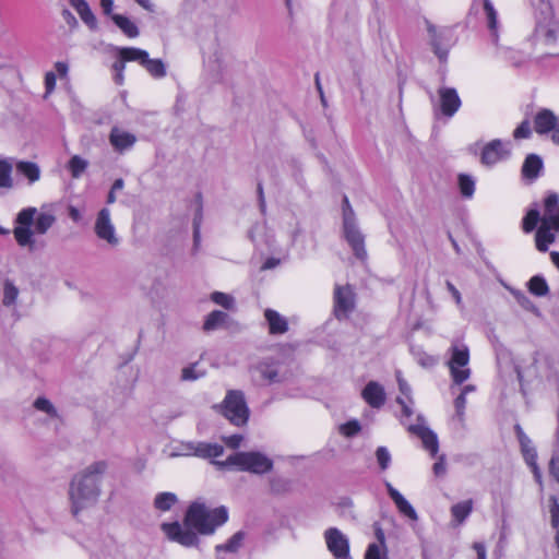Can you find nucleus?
<instances>
[{
    "label": "nucleus",
    "instance_id": "nucleus-1",
    "mask_svg": "<svg viewBox=\"0 0 559 559\" xmlns=\"http://www.w3.org/2000/svg\"><path fill=\"white\" fill-rule=\"evenodd\" d=\"M228 521V510L221 506L213 510L203 502L193 501L187 509L183 523L178 521L171 523H162L160 528L171 542L178 543L183 547H199L201 535H212L217 527Z\"/></svg>",
    "mask_w": 559,
    "mask_h": 559
},
{
    "label": "nucleus",
    "instance_id": "nucleus-2",
    "mask_svg": "<svg viewBox=\"0 0 559 559\" xmlns=\"http://www.w3.org/2000/svg\"><path fill=\"white\" fill-rule=\"evenodd\" d=\"M106 461H97L73 476L69 486L71 512L74 516L95 504L100 495V481L107 469Z\"/></svg>",
    "mask_w": 559,
    "mask_h": 559
},
{
    "label": "nucleus",
    "instance_id": "nucleus-3",
    "mask_svg": "<svg viewBox=\"0 0 559 559\" xmlns=\"http://www.w3.org/2000/svg\"><path fill=\"white\" fill-rule=\"evenodd\" d=\"M535 13V28L531 36L532 44L545 56H559V20L556 17L549 0H538Z\"/></svg>",
    "mask_w": 559,
    "mask_h": 559
},
{
    "label": "nucleus",
    "instance_id": "nucleus-4",
    "mask_svg": "<svg viewBox=\"0 0 559 559\" xmlns=\"http://www.w3.org/2000/svg\"><path fill=\"white\" fill-rule=\"evenodd\" d=\"M222 465L235 466L241 472L262 475L272 471L273 461L259 451L236 452L230 454Z\"/></svg>",
    "mask_w": 559,
    "mask_h": 559
},
{
    "label": "nucleus",
    "instance_id": "nucleus-5",
    "mask_svg": "<svg viewBox=\"0 0 559 559\" xmlns=\"http://www.w3.org/2000/svg\"><path fill=\"white\" fill-rule=\"evenodd\" d=\"M219 407L223 416L235 426H245L249 420L250 411L242 391H228Z\"/></svg>",
    "mask_w": 559,
    "mask_h": 559
},
{
    "label": "nucleus",
    "instance_id": "nucleus-6",
    "mask_svg": "<svg viewBox=\"0 0 559 559\" xmlns=\"http://www.w3.org/2000/svg\"><path fill=\"white\" fill-rule=\"evenodd\" d=\"M425 23L429 36V45L433 53L440 63L445 64L450 48L455 43L453 32L449 27H437L429 20H426Z\"/></svg>",
    "mask_w": 559,
    "mask_h": 559
},
{
    "label": "nucleus",
    "instance_id": "nucleus-7",
    "mask_svg": "<svg viewBox=\"0 0 559 559\" xmlns=\"http://www.w3.org/2000/svg\"><path fill=\"white\" fill-rule=\"evenodd\" d=\"M451 357L448 362L451 377L456 385L465 382L471 376V369L467 368L469 361V349L467 345L460 341H454L450 347Z\"/></svg>",
    "mask_w": 559,
    "mask_h": 559
},
{
    "label": "nucleus",
    "instance_id": "nucleus-8",
    "mask_svg": "<svg viewBox=\"0 0 559 559\" xmlns=\"http://www.w3.org/2000/svg\"><path fill=\"white\" fill-rule=\"evenodd\" d=\"M36 213L37 210L35 207H26L16 215L15 223L19 226L14 228L13 234L16 242L22 247H32L35 242L33 237L35 231L31 229V226L34 223Z\"/></svg>",
    "mask_w": 559,
    "mask_h": 559
},
{
    "label": "nucleus",
    "instance_id": "nucleus-9",
    "mask_svg": "<svg viewBox=\"0 0 559 559\" xmlns=\"http://www.w3.org/2000/svg\"><path fill=\"white\" fill-rule=\"evenodd\" d=\"M94 231L99 239L105 240L112 247L119 243V238L110 219V211L107 207H103L97 213Z\"/></svg>",
    "mask_w": 559,
    "mask_h": 559
},
{
    "label": "nucleus",
    "instance_id": "nucleus-10",
    "mask_svg": "<svg viewBox=\"0 0 559 559\" xmlns=\"http://www.w3.org/2000/svg\"><path fill=\"white\" fill-rule=\"evenodd\" d=\"M417 425H409L407 430L419 437L426 450H428L431 456H436L439 450V442L437 435L427 426H425V417L421 414L417 415Z\"/></svg>",
    "mask_w": 559,
    "mask_h": 559
},
{
    "label": "nucleus",
    "instance_id": "nucleus-11",
    "mask_svg": "<svg viewBox=\"0 0 559 559\" xmlns=\"http://www.w3.org/2000/svg\"><path fill=\"white\" fill-rule=\"evenodd\" d=\"M324 539L329 551L334 557L349 554V540L338 528H328L324 532Z\"/></svg>",
    "mask_w": 559,
    "mask_h": 559
},
{
    "label": "nucleus",
    "instance_id": "nucleus-12",
    "mask_svg": "<svg viewBox=\"0 0 559 559\" xmlns=\"http://www.w3.org/2000/svg\"><path fill=\"white\" fill-rule=\"evenodd\" d=\"M440 111L445 117H453L460 109L462 102L454 87L441 86L438 90Z\"/></svg>",
    "mask_w": 559,
    "mask_h": 559
},
{
    "label": "nucleus",
    "instance_id": "nucleus-13",
    "mask_svg": "<svg viewBox=\"0 0 559 559\" xmlns=\"http://www.w3.org/2000/svg\"><path fill=\"white\" fill-rule=\"evenodd\" d=\"M542 224L554 227L559 234V194L557 192H548L544 199Z\"/></svg>",
    "mask_w": 559,
    "mask_h": 559
},
{
    "label": "nucleus",
    "instance_id": "nucleus-14",
    "mask_svg": "<svg viewBox=\"0 0 559 559\" xmlns=\"http://www.w3.org/2000/svg\"><path fill=\"white\" fill-rule=\"evenodd\" d=\"M544 173V160L535 153L527 154L521 167L522 179L527 183L535 182Z\"/></svg>",
    "mask_w": 559,
    "mask_h": 559
},
{
    "label": "nucleus",
    "instance_id": "nucleus-15",
    "mask_svg": "<svg viewBox=\"0 0 559 559\" xmlns=\"http://www.w3.org/2000/svg\"><path fill=\"white\" fill-rule=\"evenodd\" d=\"M509 155L510 151L503 148L502 141L496 139L484 146L480 155V162L486 166H492L499 160L507 158Z\"/></svg>",
    "mask_w": 559,
    "mask_h": 559
},
{
    "label": "nucleus",
    "instance_id": "nucleus-16",
    "mask_svg": "<svg viewBox=\"0 0 559 559\" xmlns=\"http://www.w3.org/2000/svg\"><path fill=\"white\" fill-rule=\"evenodd\" d=\"M344 238L353 250L354 255L364 261L367 259V251L365 248V236L356 226L343 228Z\"/></svg>",
    "mask_w": 559,
    "mask_h": 559
},
{
    "label": "nucleus",
    "instance_id": "nucleus-17",
    "mask_svg": "<svg viewBox=\"0 0 559 559\" xmlns=\"http://www.w3.org/2000/svg\"><path fill=\"white\" fill-rule=\"evenodd\" d=\"M365 402L372 408H380L386 401L384 388L377 381H369L361 392Z\"/></svg>",
    "mask_w": 559,
    "mask_h": 559
},
{
    "label": "nucleus",
    "instance_id": "nucleus-18",
    "mask_svg": "<svg viewBox=\"0 0 559 559\" xmlns=\"http://www.w3.org/2000/svg\"><path fill=\"white\" fill-rule=\"evenodd\" d=\"M334 302H335V314L336 317L340 313L346 314L353 311L355 307L354 301V293L352 292L349 286H336L334 293Z\"/></svg>",
    "mask_w": 559,
    "mask_h": 559
},
{
    "label": "nucleus",
    "instance_id": "nucleus-19",
    "mask_svg": "<svg viewBox=\"0 0 559 559\" xmlns=\"http://www.w3.org/2000/svg\"><path fill=\"white\" fill-rule=\"evenodd\" d=\"M136 142V136L133 133L123 131L118 127H114L109 133V143L118 153H123L130 150Z\"/></svg>",
    "mask_w": 559,
    "mask_h": 559
},
{
    "label": "nucleus",
    "instance_id": "nucleus-20",
    "mask_svg": "<svg viewBox=\"0 0 559 559\" xmlns=\"http://www.w3.org/2000/svg\"><path fill=\"white\" fill-rule=\"evenodd\" d=\"M558 121L559 118L554 114V111L547 108H543L535 116V131L538 134H546L556 128Z\"/></svg>",
    "mask_w": 559,
    "mask_h": 559
},
{
    "label": "nucleus",
    "instance_id": "nucleus-21",
    "mask_svg": "<svg viewBox=\"0 0 559 559\" xmlns=\"http://www.w3.org/2000/svg\"><path fill=\"white\" fill-rule=\"evenodd\" d=\"M385 488L390 498L394 501L399 511L411 520L416 521L418 519L415 509L404 498V496L395 489L389 481L385 483Z\"/></svg>",
    "mask_w": 559,
    "mask_h": 559
},
{
    "label": "nucleus",
    "instance_id": "nucleus-22",
    "mask_svg": "<svg viewBox=\"0 0 559 559\" xmlns=\"http://www.w3.org/2000/svg\"><path fill=\"white\" fill-rule=\"evenodd\" d=\"M556 233L554 227L540 224L535 234L536 248L540 252L548 251L549 245L556 240Z\"/></svg>",
    "mask_w": 559,
    "mask_h": 559
},
{
    "label": "nucleus",
    "instance_id": "nucleus-23",
    "mask_svg": "<svg viewBox=\"0 0 559 559\" xmlns=\"http://www.w3.org/2000/svg\"><path fill=\"white\" fill-rule=\"evenodd\" d=\"M71 7L75 9L81 20L88 26L90 29L97 28V20L85 0H70Z\"/></svg>",
    "mask_w": 559,
    "mask_h": 559
},
{
    "label": "nucleus",
    "instance_id": "nucleus-24",
    "mask_svg": "<svg viewBox=\"0 0 559 559\" xmlns=\"http://www.w3.org/2000/svg\"><path fill=\"white\" fill-rule=\"evenodd\" d=\"M264 317L271 334H284L288 330L287 320L273 309H266Z\"/></svg>",
    "mask_w": 559,
    "mask_h": 559
},
{
    "label": "nucleus",
    "instance_id": "nucleus-25",
    "mask_svg": "<svg viewBox=\"0 0 559 559\" xmlns=\"http://www.w3.org/2000/svg\"><path fill=\"white\" fill-rule=\"evenodd\" d=\"M194 455L203 459L218 457L224 453V448L217 443L198 442L195 445L190 444Z\"/></svg>",
    "mask_w": 559,
    "mask_h": 559
},
{
    "label": "nucleus",
    "instance_id": "nucleus-26",
    "mask_svg": "<svg viewBox=\"0 0 559 559\" xmlns=\"http://www.w3.org/2000/svg\"><path fill=\"white\" fill-rule=\"evenodd\" d=\"M110 48L117 51L119 56H122L124 61H136L141 66H143L148 55L146 50L135 47H116L110 45Z\"/></svg>",
    "mask_w": 559,
    "mask_h": 559
},
{
    "label": "nucleus",
    "instance_id": "nucleus-27",
    "mask_svg": "<svg viewBox=\"0 0 559 559\" xmlns=\"http://www.w3.org/2000/svg\"><path fill=\"white\" fill-rule=\"evenodd\" d=\"M516 438L521 445V451L525 462H530L531 455H533L534 460H537L536 449L532 445L531 439L525 435L520 425H515L514 427Z\"/></svg>",
    "mask_w": 559,
    "mask_h": 559
},
{
    "label": "nucleus",
    "instance_id": "nucleus-28",
    "mask_svg": "<svg viewBox=\"0 0 559 559\" xmlns=\"http://www.w3.org/2000/svg\"><path fill=\"white\" fill-rule=\"evenodd\" d=\"M111 20L126 36L130 38L139 36L140 32L138 26L129 17L122 14H112Z\"/></svg>",
    "mask_w": 559,
    "mask_h": 559
},
{
    "label": "nucleus",
    "instance_id": "nucleus-29",
    "mask_svg": "<svg viewBox=\"0 0 559 559\" xmlns=\"http://www.w3.org/2000/svg\"><path fill=\"white\" fill-rule=\"evenodd\" d=\"M483 10L486 15L487 26L491 32V36L495 40L498 39L497 28H498V13L493 8V4L490 0H481Z\"/></svg>",
    "mask_w": 559,
    "mask_h": 559
},
{
    "label": "nucleus",
    "instance_id": "nucleus-30",
    "mask_svg": "<svg viewBox=\"0 0 559 559\" xmlns=\"http://www.w3.org/2000/svg\"><path fill=\"white\" fill-rule=\"evenodd\" d=\"M245 532L238 531L226 543L215 546V551L218 555L222 551L235 554L239 550L245 539Z\"/></svg>",
    "mask_w": 559,
    "mask_h": 559
},
{
    "label": "nucleus",
    "instance_id": "nucleus-31",
    "mask_svg": "<svg viewBox=\"0 0 559 559\" xmlns=\"http://www.w3.org/2000/svg\"><path fill=\"white\" fill-rule=\"evenodd\" d=\"M227 319L228 314L226 312L221 310H213L205 318V321L203 323V330L205 332L217 330L224 325Z\"/></svg>",
    "mask_w": 559,
    "mask_h": 559
},
{
    "label": "nucleus",
    "instance_id": "nucleus-32",
    "mask_svg": "<svg viewBox=\"0 0 559 559\" xmlns=\"http://www.w3.org/2000/svg\"><path fill=\"white\" fill-rule=\"evenodd\" d=\"M16 170L28 179L31 183L37 181L40 177V169L36 163L33 162H19L16 164Z\"/></svg>",
    "mask_w": 559,
    "mask_h": 559
},
{
    "label": "nucleus",
    "instance_id": "nucleus-33",
    "mask_svg": "<svg viewBox=\"0 0 559 559\" xmlns=\"http://www.w3.org/2000/svg\"><path fill=\"white\" fill-rule=\"evenodd\" d=\"M527 288L536 297H545L549 293V286L543 275H534L527 282Z\"/></svg>",
    "mask_w": 559,
    "mask_h": 559
},
{
    "label": "nucleus",
    "instance_id": "nucleus-34",
    "mask_svg": "<svg viewBox=\"0 0 559 559\" xmlns=\"http://www.w3.org/2000/svg\"><path fill=\"white\" fill-rule=\"evenodd\" d=\"M542 219L543 216L540 215L539 210L535 205V207L528 210L525 216L523 217L522 229L524 230V233H532L533 230L536 229L538 223L542 224Z\"/></svg>",
    "mask_w": 559,
    "mask_h": 559
},
{
    "label": "nucleus",
    "instance_id": "nucleus-35",
    "mask_svg": "<svg viewBox=\"0 0 559 559\" xmlns=\"http://www.w3.org/2000/svg\"><path fill=\"white\" fill-rule=\"evenodd\" d=\"M473 510V501L469 499V500H465V501H462V502H459L454 506H452L451 508V514L453 516V519L459 523H463L467 516L471 514Z\"/></svg>",
    "mask_w": 559,
    "mask_h": 559
},
{
    "label": "nucleus",
    "instance_id": "nucleus-36",
    "mask_svg": "<svg viewBox=\"0 0 559 559\" xmlns=\"http://www.w3.org/2000/svg\"><path fill=\"white\" fill-rule=\"evenodd\" d=\"M206 371L205 369L200 367V364L192 362L189 366L182 368L181 374H180V381L187 382V381H195L198 379H201L205 376Z\"/></svg>",
    "mask_w": 559,
    "mask_h": 559
},
{
    "label": "nucleus",
    "instance_id": "nucleus-37",
    "mask_svg": "<svg viewBox=\"0 0 559 559\" xmlns=\"http://www.w3.org/2000/svg\"><path fill=\"white\" fill-rule=\"evenodd\" d=\"M178 499L177 496L173 492H160L157 493L154 499V507L159 511H169L176 503Z\"/></svg>",
    "mask_w": 559,
    "mask_h": 559
},
{
    "label": "nucleus",
    "instance_id": "nucleus-38",
    "mask_svg": "<svg viewBox=\"0 0 559 559\" xmlns=\"http://www.w3.org/2000/svg\"><path fill=\"white\" fill-rule=\"evenodd\" d=\"M457 185L463 198L471 199L475 192V180L472 176L460 174L457 177Z\"/></svg>",
    "mask_w": 559,
    "mask_h": 559
},
{
    "label": "nucleus",
    "instance_id": "nucleus-39",
    "mask_svg": "<svg viewBox=\"0 0 559 559\" xmlns=\"http://www.w3.org/2000/svg\"><path fill=\"white\" fill-rule=\"evenodd\" d=\"M146 71L156 79L164 78L166 75L165 63L160 59H151L148 56L143 63Z\"/></svg>",
    "mask_w": 559,
    "mask_h": 559
},
{
    "label": "nucleus",
    "instance_id": "nucleus-40",
    "mask_svg": "<svg viewBox=\"0 0 559 559\" xmlns=\"http://www.w3.org/2000/svg\"><path fill=\"white\" fill-rule=\"evenodd\" d=\"M12 163L9 159H0V188L11 189L13 187Z\"/></svg>",
    "mask_w": 559,
    "mask_h": 559
},
{
    "label": "nucleus",
    "instance_id": "nucleus-41",
    "mask_svg": "<svg viewBox=\"0 0 559 559\" xmlns=\"http://www.w3.org/2000/svg\"><path fill=\"white\" fill-rule=\"evenodd\" d=\"M254 372L259 374L260 380L269 383L278 381V371L271 365L260 364L254 368Z\"/></svg>",
    "mask_w": 559,
    "mask_h": 559
},
{
    "label": "nucleus",
    "instance_id": "nucleus-42",
    "mask_svg": "<svg viewBox=\"0 0 559 559\" xmlns=\"http://www.w3.org/2000/svg\"><path fill=\"white\" fill-rule=\"evenodd\" d=\"M88 162L79 155H74L68 163V169L73 178H80L87 169Z\"/></svg>",
    "mask_w": 559,
    "mask_h": 559
},
{
    "label": "nucleus",
    "instance_id": "nucleus-43",
    "mask_svg": "<svg viewBox=\"0 0 559 559\" xmlns=\"http://www.w3.org/2000/svg\"><path fill=\"white\" fill-rule=\"evenodd\" d=\"M56 217L52 214L48 213H39L34 221L35 223V233L44 235L48 231V229L55 224Z\"/></svg>",
    "mask_w": 559,
    "mask_h": 559
},
{
    "label": "nucleus",
    "instance_id": "nucleus-44",
    "mask_svg": "<svg viewBox=\"0 0 559 559\" xmlns=\"http://www.w3.org/2000/svg\"><path fill=\"white\" fill-rule=\"evenodd\" d=\"M19 296V288L10 280H5L3 284V299L2 304L10 307L15 304Z\"/></svg>",
    "mask_w": 559,
    "mask_h": 559
},
{
    "label": "nucleus",
    "instance_id": "nucleus-45",
    "mask_svg": "<svg viewBox=\"0 0 559 559\" xmlns=\"http://www.w3.org/2000/svg\"><path fill=\"white\" fill-rule=\"evenodd\" d=\"M292 481L281 476H274L270 479V489L275 495H284L290 491Z\"/></svg>",
    "mask_w": 559,
    "mask_h": 559
},
{
    "label": "nucleus",
    "instance_id": "nucleus-46",
    "mask_svg": "<svg viewBox=\"0 0 559 559\" xmlns=\"http://www.w3.org/2000/svg\"><path fill=\"white\" fill-rule=\"evenodd\" d=\"M518 304L525 310L533 312L535 314H539V309L536 305L520 289H511L510 290Z\"/></svg>",
    "mask_w": 559,
    "mask_h": 559
},
{
    "label": "nucleus",
    "instance_id": "nucleus-47",
    "mask_svg": "<svg viewBox=\"0 0 559 559\" xmlns=\"http://www.w3.org/2000/svg\"><path fill=\"white\" fill-rule=\"evenodd\" d=\"M34 407L37 411L46 413L51 418H58L59 414L53 404L46 397L39 396L34 401Z\"/></svg>",
    "mask_w": 559,
    "mask_h": 559
},
{
    "label": "nucleus",
    "instance_id": "nucleus-48",
    "mask_svg": "<svg viewBox=\"0 0 559 559\" xmlns=\"http://www.w3.org/2000/svg\"><path fill=\"white\" fill-rule=\"evenodd\" d=\"M211 299L222 306L223 308L227 309V310H230L234 308L235 306V299L233 296L228 295V294H225V293H221V292H214L211 296Z\"/></svg>",
    "mask_w": 559,
    "mask_h": 559
},
{
    "label": "nucleus",
    "instance_id": "nucleus-49",
    "mask_svg": "<svg viewBox=\"0 0 559 559\" xmlns=\"http://www.w3.org/2000/svg\"><path fill=\"white\" fill-rule=\"evenodd\" d=\"M360 424L356 419L348 420L347 423L341 426V432L348 438L356 436L360 431Z\"/></svg>",
    "mask_w": 559,
    "mask_h": 559
},
{
    "label": "nucleus",
    "instance_id": "nucleus-50",
    "mask_svg": "<svg viewBox=\"0 0 559 559\" xmlns=\"http://www.w3.org/2000/svg\"><path fill=\"white\" fill-rule=\"evenodd\" d=\"M377 461L382 471L386 469L391 462V455L385 447H379L376 451Z\"/></svg>",
    "mask_w": 559,
    "mask_h": 559
},
{
    "label": "nucleus",
    "instance_id": "nucleus-51",
    "mask_svg": "<svg viewBox=\"0 0 559 559\" xmlns=\"http://www.w3.org/2000/svg\"><path fill=\"white\" fill-rule=\"evenodd\" d=\"M526 464L531 467V471L534 475V479L539 486V490L543 491L544 490V481H543L540 468L537 464V460H534L533 455H531L530 462H526Z\"/></svg>",
    "mask_w": 559,
    "mask_h": 559
},
{
    "label": "nucleus",
    "instance_id": "nucleus-52",
    "mask_svg": "<svg viewBox=\"0 0 559 559\" xmlns=\"http://www.w3.org/2000/svg\"><path fill=\"white\" fill-rule=\"evenodd\" d=\"M365 559H388L386 548L384 549V551L382 554L379 545L370 544L367 548Z\"/></svg>",
    "mask_w": 559,
    "mask_h": 559
},
{
    "label": "nucleus",
    "instance_id": "nucleus-53",
    "mask_svg": "<svg viewBox=\"0 0 559 559\" xmlns=\"http://www.w3.org/2000/svg\"><path fill=\"white\" fill-rule=\"evenodd\" d=\"M202 218V207L198 209V212L193 218V245L197 248L200 243L201 235H200V224Z\"/></svg>",
    "mask_w": 559,
    "mask_h": 559
},
{
    "label": "nucleus",
    "instance_id": "nucleus-54",
    "mask_svg": "<svg viewBox=\"0 0 559 559\" xmlns=\"http://www.w3.org/2000/svg\"><path fill=\"white\" fill-rule=\"evenodd\" d=\"M532 134L528 120L522 121L513 132L514 139H527Z\"/></svg>",
    "mask_w": 559,
    "mask_h": 559
},
{
    "label": "nucleus",
    "instance_id": "nucleus-55",
    "mask_svg": "<svg viewBox=\"0 0 559 559\" xmlns=\"http://www.w3.org/2000/svg\"><path fill=\"white\" fill-rule=\"evenodd\" d=\"M397 383H399V389H400V392L409 401V403L413 404V399H412V389L409 386V384L403 379L400 377V372H397Z\"/></svg>",
    "mask_w": 559,
    "mask_h": 559
},
{
    "label": "nucleus",
    "instance_id": "nucleus-56",
    "mask_svg": "<svg viewBox=\"0 0 559 559\" xmlns=\"http://www.w3.org/2000/svg\"><path fill=\"white\" fill-rule=\"evenodd\" d=\"M465 405H466V395L460 393V395L456 396V399L454 400V407L456 411V415L461 420L463 419V416H464Z\"/></svg>",
    "mask_w": 559,
    "mask_h": 559
},
{
    "label": "nucleus",
    "instance_id": "nucleus-57",
    "mask_svg": "<svg viewBox=\"0 0 559 559\" xmlns=\"http://www.w3.org/2000/svg\"><path fill=\"white\" fill-rule=\"evenodd\" d=\"M356 225L357 224L355 218V212L353 207H348V210H345V212H343V228Z\"/></svg>",
    "mask_w": 559,
    "mask_h": 559
},
{
    "label": "nucleus",
    "instance_id": "nucleus-58",
    "mask_svg": "<svg viewBox=\"0 0 559 559\" xmlns=\"http://www.w3.org/2000/svg\"><path fill=\"white\" fill-rule=\"evenodd\" d=\"M243 440L241 435H231L229 437H224L223 441L230 449H238Z\"/></svg>",
    "mask_w": 559,
    "mask_h": 559
},
{
    "label": "nucleus",
    "instance_id": "nucleus-59",
    "mask_svg": "<svg viewBox=\"0 0 559 559\" xmlns=\"http://www.w3.org/2000/svg\"><path fill=\"white\" fill-rule=\"evenodd\" d=\"M61 15L70 28L78 27V25H79L78 20L69 9H63L61 11Z\"/></svg>",
    "mask_w": 559,
    "mask_h": 559
},
{
    "label": "nucleus",
    "instance_id": "nucleus-60",
    "mask_svg": "<svg viewBox=\"0 0 559 559\" xmlns=\"http://www.w3.org/2000/svg\"><path fill=\"white\" fill-rule=\"evenodd\" d=\"M549 474L559 483V456L552 455L549 462Z\"/></svg>",
    "mask_w": 559,
    "mask_h": 559
},
{
    "label": "nucleus",
    "instance_id": "nucleus-61",
    "mask_svg": "<svg viewBox=\"0 0 559 559\" xmlns=\"http://www.w3.org/2000/svg\"><path fill=\"white\" fill-rule=\"evenodd\" d=\"M257 194H258V201H259V207L262 213L265 212L266 204H265V198H264V190L262 181H258L257 183Z\"/></svg>",
    "mask_w": 559,
    "mask_h": 559
},
{
    "label": "nucleus",
    "instance_id": "nucleus-62",
    "mask_svg": "<svg viewBox=\"0 0 559 559\" xmlns=\"http://www.w3.org/2000/svg\"><path fill=\"white\" fill-rule=\"evenodd\" d=\"M432 471L436 476H442L445 474L444 455H441L439 460L433 464Z\"/></svg>",
    "mask_w": 559,
    "mask_h": 559
},
{
    "label": "nucleus",
    "instance_id": "nucleus-63",
    "mask_svg": "<svg viewBox=\"0 0 559 559\" xmlns=\"http://www.w3.org/2000/svg\"><path fill=\"white\" fill-rule=\"evenodd\" d=\"M56 86V75L53 72H47L45 75L46 93H51Z\"/></svg>",
    "mask_w": 559,
    "mask_h": 559
},
{
    "label": "nucleus",
    "instance_id": "nucleus-64",
    "mask_svg": "<svg viewBox=\"0 0 559 559\" xmlns=\"http://www.w3.org/2000/svg\"><path fill=\"white\" fill-rule=\"evenodd\" d=\"M445 286H447V289L449 290V293L454 298L456 305L461 306L462 305V297H461V294L457 290V288L450 281L445 282Z\"/></svg>",
    "mask_w": 559,
    "mask_h": 559
}]
</instances>
